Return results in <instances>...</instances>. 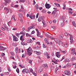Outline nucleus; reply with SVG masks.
<instances>
[{
  "label": "nucleus",
  "mask_w": 76,
  "mask_h": 76,
  "mask_svg": "<svg viewBox=\"0 0 76 76\" xmlns=\"http://www.w3.org/2000/svg\"><path fill=\"white\" fill-rule=\"evenodd\" d=\"M60 20H62L63 22L62 23H61V26H63V25H64V21L65 20V18L63 16H62L59 19Z\"/></svg>",
  "instance_id": "obj_1"
},
{
  "label": "nucleus",
  "mask_w": 76,
  "mask_h": 76,
  "mask_svg": "<svg viewBox=\"0 0 76 76\" xmlns=\"http://www.w3.org/2000/svg\"><path fill=\"white\" fill-rule=\"evenodd\" d=\"M55 41L58 43V44H63V42L61 41H60V40L58 39H55Z\"/></svg>",
  "instance_id": "obj_2"
},
{
  "label": "nucleus",
  "mask_w": 76,
  "mask_h": 76,
  "mask_svg": "<svg viewBox=\"0 0 76 76\" xmlns=\"http://www.w3.org/2000/svg\"><path fill=\"white\" fill-rule=\"evenodd\" d=\"M68 35L69 36H70V42L71 44H74L73 42V37H72V35H70V34H68Z\"/></svg>",
  "instance_id": "obj_3"
},
{
  "label": "nucleus",
  "mask_w": 76,
  "mask_h": 76,
  "mask_svg": "<svg viewBox=\"0 0 76 76\" xmlns=\"http://www.w3.org/2000/svg\"><path fill=\"white\" fill-rule=\"evenodd\" d=\"M64 73L65 75L68 76H70L71 74L70 72L68 71L67 70H66L64 71Z\"/></svg>",
  "instance_id": "obj_4"
},
{
  "label": "nucleus",
  "mask_w": 76,
  "mask_h": 76,
  "mask_svg": "<svg viewBox=\"0 0 76 76\" xmlns=\"http://www.w3.org/2000/svg\"><path fill=\"white\" fill-rule=\"evenodd\" d=\"M22 72L23 74H25V73H29V70L28 69H24L22 71Z\"/></svg>",
  "instance_id": "obj_5"
},
{
  "label": "nucleus",
  "mask_w": 76,
  "mask_h": 76,
  "mask_svg": "<svg viewBox=\"0 0 76 76\" xmlns=\"http://www.w3.org/2000/svg\"><path fill=\"white\" fill-rule=\"evenodd\" d=\"M42 70H43V68H42V67H39V68L38 69V73H41L42 72Z\"/></svg>",
  "instance_id": "obj_6"
},
{
  "label": "nucleus",
  "mask_w": 76,
  "mask_h": 76,
  "mask_svg": "<svg viewBox=\"0 0 76 76\" xmlns=\"http://www.w3.org/2000/svg\"><path fill=\"white\" fill-rule=\"evenodd\" d=\"M71 52L72 53V54L74 55L75 54L76 55V53H75V49L74 48H72V49L71 50Z\"/></svg>",
  "instance_id": "obj_7"
},
{
  "label": "nucleus",
  "mask_w": 76,
  "mask_h": 76,
  "mask_svg": "<svg viewBox=\"0 0 76 76\" xmlns=\"http://www.w3.org/2000/svg\"><path fill=\"white\" fill-rule=\"evenodd\" d=\"M43 19H44V17L42 16L40 17V18H39L38 20L39 22H41V21H42Z\"/></svg>",
  "instance_id": "obj_8"
},
{
  "label": "nucleus",
  "mask_w": 76,
  "mask_h": 76,
  "mask_svg": "<svg viewBox=\"0 0 76 76\" xmlns=\"http://www.w3.org/2000/svg\"><path fill=\"white\" fill-rule=\"evenodd\" d=\"M45 6L46 9H50L51 7L50 5L49 4H46Z\"/></svg>",
  "instance_id": "obj_9"
},
{
  "label": "nucleus",
  "mask_w": 76,
  "mask_h": 76,
  "mask_svg": "<svg viewBox=\"0 0 76 76\" xmlns=\"http://www.w3.org/2000/svg\"><path fill=\"white\" fill-rule=\"evenodd\" d=\"M3 26L5 28L6 30L7 31H9V28H8V27H7V26H6V25L5 24H4Z\"/></svg>",
  "instance_id": "obj_10"
},
{
  "label": "nucleus",
  "mask_w": 76,
  "mask_h": 76,
  "mask_svg": "<svg viewBox=\"0 0 76 76\" xmlns=\"http://www.w3.org/2000/svg\"><path fill=\"white\" fill-rule=\"evenodd\" d=\"M13 40H15V41H18V38L17 37H16L13 36Z\"/></svg>",
  "instance_id": "obj_11"
},
{
  "label": "nucleus",
  "mask_w": 76,
  "mask_h": 76,
  "mask_svg": "<svg viewBox=\"0 0 76 76\" xmlns=\"http://www.w3.org/2000/svg\"><path fill=\"white\" fill-rule=\"evenodd\" d=\"M33 51L32 49V48L31 47H29L28 49H27V52H32Z\"/></svg>",
  "instance_id": "obj_12"
},
{
  "label": "nucleus",
  "mask_w": 76,
  "mask_h": 76,
  "mask_svg": "<svg viewBox=\"0 0 76 76\" xmlns=\"http://www.w3.org/2000/svg\"><path fill=\"white\" fill-rule=\"evenodd\" d=\"M4 10H5V11H6V12H7V13H9V9H8V8H7L6 7H5L4 8Z\"/></svg>",
  "instance_id": "obj_13"
},
{
  "label": "nucleus",
  "mask_w": 76,
  "mask_h": 76,
  "mask_svg": "<svg viewBox=\"0 0 76 76\" xmlns=\"http://www.w3.org/2000/svg\"><path fill=\"white\" fill-rule=\"evenodd\" d=\"M29 17L31 19H35V15L31 16L30 15L29 16Z\"/></svg>",
  "instance_id": "obj_14"
},
{
  "label": "nucleus",
  "mask_w": 76,
  "mask_h": 76,
  "mask_svg": "<svg viewBox=\"0 0 76 76\" xmlns=\"http://www.w3.org/2000/svg\"><path fill=\"white\" fill-rule=\"evenodd\" d=\"M59 38L60 39L63 40V35L62 34H61L59 35Z\"/></svg>",
  "instance_id": "obj_15"
},
{
  "label": "nucleus",
  "mask_w": 76,
  "mask_h": 76,
  "mask_svg": "<svg viewBox=\"0 0 76 76\" xmlns=\"http://www.w3.org/2000/svg\"><path fill=\"white\" fill-rule=\"evenodd\" d=\"M36 31L37 32V37H39V32L37 28L36 29Z\"/></svg>",
  "instance_id": "obj_16"
},
{
  "label": "nucleus",
  "mask_w": 76,
  "mask_h": 76,
  "mask_svg": "<svg viewBox=\"0 0 76 76\" xmlns=\"http://www.w3.org/2000/svg\"><path fill=\"white\" fill-rule=\"evenodd\" d=\"M33 41L32 39H28L27 40V42L28 43H32V42Z\"/></svg>",
  "instance_id": "obj_17"
},
{
  "label": "nucleus",
  "mask_w": 76,
  "mask_h": 76,
  "mask_svg": "<svg viewBox=\"0 0 76 76\" xmlns=\"http://www.w3.org/2000/svg\"><path fill=\"white\" fill-rule=\"evenodd\" d=\"M68 45H68V43H65V44L63 45V46L64 47H67Z\"/></svg>",
  "instance_id": "obj_18"
},
{
  "label": "nucleus",
  "mask_w": 76,
  "mask_h": 76,
  "mask_svg": "<svg viewBox=\"0 0 76 76\" xmlns=\"http://www.w3.org/2000/svg\"><path fill=\"white\" fill-rule=\"evenodd\" d=\"M64 62H65V63L66 62H68V63H69V62H70V61H69V59L66 58L65 59Z\"/></svg>",
  "instance_id": "obj_19"
},
{
  "label": "nucleus",
  "mask_w": 76,
  "mask_h": 76,
  "mask_svg": "<svg viewBox=\"0 0 76 76\" xmlns=\"http://www.w3.org/2000/svg\"><path fill=\"white\" fill-rule=\"evenodd\" d=\"M20 40L22 41H23L24 40H25L24 39V37H23V35H21L20 37Z\"/></svg>",
  "instance_id": "obj_20"
},
{
  "label": "nucleus",
  "mask_w": 76,
  "mask_h": 76,
  "mask_svg": "<svg viewBox=\"0 0 76 76\" xmlns=\"http://www.w3.org/2000/svg\"><path fill=\"white\" fill-rule=\"evenodd\" d=\"M18 15L20 18H22L23 17V14L20 13H18Z\"/></svg>",
  "instance_id": "obj_21"
},
{
  "label": "nucleus",
  "mask_w": 76,
  "mask_h": 76,
  "mask_svg": "<svg viewBox=\"0 0 76 76\" xmlns=\"http://www.w3.org/2000/svg\"><path fill=\"white\" fill-rule=\"evenodd\" d=\"M47 65V64H44L43 67L45 69H47V68L48 67Z\"/></svg>",
  "instance_id": "obj_22"
},
{
  "label": "nucleus",
  "mask_w": 76,
  "mask_h": 76,
  "mask_svg": "<svg viewBox=\"0 0 76 76\" xmlns=\"http://www.w3.org/2000/svg\"><path fill=\"white\" fill-rule=\"evenodd\" d=\"M8 25L9 26H11V25H12V23L11 22V21H10L8 23Z\"/></svg>",
  "instance_id": "obj_23"
},
{
  "label": "nucleus",
  "mask_w": 76,
  "mask_h": 76,
  "mask_svg": "<svg viewBox=\"0 0 76 76\" xmlns=\"http://www.w3.org/2000/svg\"><path fill=\"white\" fill-rule=\"evenodd\" d=\"M7 3V4L8 3V4H10V2H11L10 1H7V0H4Z\"/></svg>",
  "instance_id": "obj_24"
},
{
  "label": "nucleus",
  "mask_w": 76,
  "mask_h": 76,
  "mask_svg": "<svg viewBox=\"0 0 76 76\" xmlns=\"http://www.w3.org/2000/svg\"><path fill=\"white\" fill-rule=\"evenodd\" d=\"M15 51L16 53H18V48H15Z\"/></svg>",
  "instance_id": "obj_25"
},
{
  "label": "nucleus",
  "mask_w": 76,
  "mask_h": 76,
  "mask_svg": "<svg viewBox=\"0 0 76 76\" xmlns=\"http://www.w3.org/2000/svg\"><path fill=\"white\" fill-rule=\"evenodd\" d=\"M18 1L19 3H21L22 2L24 3L25 2V0H18Z\"/></svg>",
  "instance_id": "obj_26"
},
{
  "label": "nucleus",
  "mask_w": 76,
  "mask_h": 76,
  "mask_svg": "<svg viewBox=\"0 0 76 76\" xmlns=\"http://www.w3.org/2000/svg\"><path fill=\"white\" fill-rule=\"evenodd\" d=\"M34 27H29L28 28V31H30V29H32V28H33Z\"/></svg>",
  "instance_id": "obj_27"
},
{
  "label": "nucleus",
  "mask_w": 76,
  "mask_h": 76,
  "mask_svg": "<svg viewBox=\"0 0 76 76\" xmlns=\"http://www.w3.org/2000/svg\"><path fill=\"white\" fill-rule=\"evenodd\" d=\"M76 59V58H75V57L73 56L72 57L71 59V61H74V60H75Z\"/></svg>",
  "instance_id": "obj_28"
},
{
  "label": "nucleus",
  "mask_w": 76,
  "mask_h": 76,
  "mask_svg": "<svg viewBox=\"0 0 76 76\" xmlns=\"http://www.w3.org/2000/svg\"><path fill=\"white\" fill-rule=\"evenodd\" d=\"M55 4L56 6L57 7H60V4H57V3H55Z\"/></svg>",
  "instance_id": "obj_29"
},
{
  "label": "nucleus",
  "mask_w": 76,
  "mask_h": 76,
  "mask_svg": "<svg viewBox=\"0 0 76 76\" xmlns=\"http://www.w3.org/2000/svg\"><path fill=\"white\" fill-rule=\"evenodd\" d=\"M11 7H15V4L13 3H12L11 4Z\"/></svg>",
  "instance_id": "obj_30"
},
{
  "label": "nucleus",
  "mask_w": 76,
  "mask_h": 76,
  "mask_svg": "<svg viewBox=\"0 0 76 76\" xmlns=\"http://www.w3.org/2000/svg\"><path fill=\"white\" fill-rule=\"evenodd\" d=\"M35 7L36 8V9H38L39 8L38 7V4H36L35 5Z\"/></svg>",
  "instance_id": "obj_31"
},
{
  "label": "nucleus",
  "mask_w": 76,
  "mask_h": 76,
  "mask_svg": "<svg viewBox=\"0 0 76 76\" xmlns=\"http://www.w3.org/2000/svg\"><path fill=\"white\" fill-rule=\"evenodd\" d=\"M26 37H31V35H30V34H29L28 33H26Z\"/></svg>",
  "instance_id": "obj_32"
},
{
  "label": "nucleus",
  "mask_w": 76,
  "mask_h": 76,
  "mask_svg": "<svg viewBox=\"0 0 76 76\" xmlns=\"http://www.w3.org/2000/svg\"><path fill=\"white\" fill-rule=\"evenodd\" d=\"M56 57H58V58H60V55H59L58 54H56Z\"/></svg>",
  "instance_id": "obj_33"
},
{
  "label": "nucleus",
  "mask_w": 76,
  "mask_h": 76,
  "mask_svg": "<svg viewBox=\"0 0 76 76\" xmlns=\"http://www.w3.org/2000/svg\"><path fill=\"white\" fill-rule=\"evenodd\" d=\"M53 9H54V10L53 11L55 12H57V11H58L57 8H54Z\"/></svg>",
  "instance_id": "obj_34"
},
{
  "label": "nucleus",
  "mask_w": 76,
  "mask_h": 76,
  "mask_svg": "<svg viewBox=\"0 0 76 76\" xmlns=\"http://www.w3.org/2000/svg\"><path fill=\"white\" fill-rule=\"evenodd\" d=\"M61 52L63 53L64 54H66V51H63V50H61Z\"/></svg>",
  "instance_id": "obj_35"
},
{
  "label": "nucleus",
  "mask_w": 76,
  "mask_h": 76,
  "mask_svg": "<svg viewBox=\"0 0 76 76\" xmlns=\"http://www.w3.org/2000/svg\"><path fill=\"white\" fill-rule=\"evenodd\" d=\"M6 48H4V47H3V48L2 49L1 51H4V50H6Z\"/></svg>",
  "instance_id": "obj_36"
},
{
  "label": "nucleus",
  "mask_w": 76,
  "mask_h": 76,
  "mask_svg": "<svg viewBox=\"0 0 76 76\" xmlns=\"http://www.w3.org/2000/svg\"><path fill=\"white\" fill-rule=\"evenodd\" d=\"M16 71L18 73H19V68H17L16 70Z\"/></svg>",
  "instance_id": "obj_37"
},
{
  "label": "nucleus",
  "mask_w": 76,
  "mask_h": 76,
  "mask_svg": "<svg viewBox=\"0 0 76 76\" xmlns=\"http://www.w3.org/2000/svg\"><path fill=\"white\" fill-rule=\"evenodd\" d=\"M44 55L45 56H47L48 55V53L47 52H45L44 53Z\"/></svg>",
  "instance_id": "obj_38"
},
{
  "label": "nucleus",
  "mask_w": 76,
  "mask_h": 76,
  "mask_svg": "<svg viewBox=\"0 0 76 76\" xmlns=\"http://www.w3.org/2000/svg\"><path fill=\"white\" fill-rule=\"evenodd\" d=\"M64 35L67 37V36H68V35H69V34H68L67 33H65L64 34Z\"/></svg>",
  "instance_id": "obj_39"
},
{
  "label": "nucleus",
  "mask_w": 76,
  "mask_h": 76,
  "mask_svg": "<svg viewBox=\"0 0 76 76\" xmlns=\"http://www.w3.org/2000/svg\"><path fill=\"white\" fill-rule=\"evenodd\" d=\"M28 54L29 55V56H31V54H32V52H28Z\"/></svg>",
  "instance_id": "obj_40"
},
{
  "label": "nucleus",
  "mask_w": 76,
  "mask_h": 76,
  "mask_svg": "<svg viewBox=\"0 0 76 76\" xmlns=\"http://www.w3.org/2000/svg\"><path fill=\"white\" fill-rule=\"evenodd\" d=\"M56 12L53 11L52 13V15H55V14H56Z\"/></svg>",
  "instance_id": "obj_41"
},
{
  "label": "nucleus",
  "mask_w": 76,
  "mask_h": 76,
  "mask_svg": "<svg viewBox=\"0 0 76 76\" xmlns=\"http://www.w3.org/2000/svg\"><path fill=\"white\" fill-rule=\"evenodd\" d=\"M67 66L69 67H71V64L69 63L67 64Z\"/></svg>",
  "instance_id": "obj_42"
},
{
  "label": "nucleus",
  "mask_w": 76,
  "mask_h": 76,
  "mask_svg": "<svg viewBox=\"0 0 76 76\" xmlns=\"http://www.w3.org/2000/svg\"><path fill=\"white\" fill-rule=\"evenodd\" d=\"M45 36H46L47 37H48L49 38V37H50V36H49L48 34L47 33L45 34Z\"/></svg>",
  "instance_id": "obj_43"
},
{
  "label": "nucleus",
  "mask_w": 76,
  "mask_h": 76,
  "mask_svg": "<svg viewBox=\"0 0 76 76\" xmlns=\"http://www.w3.org/2000/svg\"><path fill=\"white\" fill-rule=\"evenodd\" d=\"M21 45H25V43L23 42H22L21 43Z\"/></svg>",
  "instance_id": "obj_44"
},
{
  "label": "nucleus",
  "mask_w": 76,
  "mask_h": 76,
  "mask_svg": "<svg viewBox=\"0 0 76 76\" xmlns=\"http://www.w3.org/2000/svg\"><path fill=\"white\" fill-rule=\"evenodd\" d=\"M4 55H5V54L4 53H2V54H1V57H4Z\"/></svg>",
  "instance_id": "obj_45"
},
{
  "label": "nucleus",
  "mask_w": 76,
  "mask_h": 76,
  "mask_svg": "<svg viewBox=\"0 0 76 76\" xmlns=\"http://www.w3.org/2000/svg\"><path fill=\"white\" fill-rule=\"evenodd\" d=\"M57 14H54L53 15V18H56V17H57Z\"/></svg>",
  "instance_id": "obj_46"
},
{
  "label": "nucleus",
  "mask_w": 76,
  "mask_h": 76,
  "mask_svg": "<svg viewBox=\"0 0 76 76\" xmlns=\"http://www.w3.org/2000/svg\"><path fill=\"white\" fill-rule=\"evenodd\" d=\"M49 38H50V39H54V38H53V37L50 36L49 37Z\"/></svg>",
  "instance_id": "obj_47"
},
{
  "label": "nucleus",
  "mask_w": 76,
  "mask_h": 76,
  "mask_svg": "<svg viewBox=\"0 0 76 76\" xmlns=\"http://www.w3.org/2000/svg\"><path fill=\"white\" fill-rule=\"evenodd\" d=\"M40 54L41 52H37V55H39Z\"/></svg>",
  "instance_id": "obj_48"
},
{
  "label": "nucleus",
  "mask_w": 76,
  "mask_h": 76,
  "mask_svg": "<svg viewBox=\"0 0 76 76\" xmlns=\"http://www.w3.org/2000/svg\"><path fill=\"white\" fill-rule=\"evenodd\" d=\"M43 48H46L47 47L45 46V45L44 44H43Z\"/></svg>",
  "instance_id": "obj_49"
},
{
  "label": "nucleus",
  "mask_w": 76,
  "mask_h": 76,
  "mask_svg": "<svg viewBox=\"0 0 76 76\" xmlns=\"http://www.w3.org/2000/svg\"><path fill=\"white\" fill-rule=\"evenodd\" d=\"M32 60H29V63H30V64L32 65Z\"/></svg>",
  "instance_id": "obj_50"
},
{
  "label": "nucleus",
  "mask_w": 76,
  "mask_h": 76,
  "mask_svg": "<svg viewBox=\"0 0 76 76\" xmlns=\"http://www.w3.org/2000/svg\"><path fill=\"white\" fill-rule=\"evenodd\" d=\"M56 22H57V20H54L53 21V23H56Z\"/></svg>",
  "instance_id": "obj_51"
},
{
  "label": "nucleus",
  "mask_w": 76,
  "mask_h": 76,
  "mask_svg": "<svg viewBox=\"0 0 76 76\" xmlns=\"http://www.w3.org/2000/svg\"><path fill=\"white\" fill-rule=\"evenodd\" d=\"M32 74H33V75H34V76H37V74H36V73L34 72H32Z\"/></svg>",
  "instance_id": "obj_52"
},
{
  "label": "nucleus",
  "mask_w": 76,
  "mask_h": 76,
  "mask_svg": "<svg viewBox=\"0 0 76 76\" xmlns=\"http://www.w3.org/2000/svg\"><path fill=\"white\" fill-rule=\"evenodd\" d=\"M30 70L31 72H33V69L31 68H30Z\"/></svg>",
  "instance_id": "obj_53"
},
{
  "label": "nucleus",
  "mask_w": 76,
  "mask_h": 76,
  "mask_svg": "<svg viewBox=\"0 0 76 76\" xmlns=\"http://www.w3.org/2000/svg\"><path fill=\"white\" fill-rule=\"evenodd\" d=\"M2 48H3V47L1 46H0V51H1Z\"/></svg>",
  "instance_id": "obj_54"
},
{
  "label": "nucleus",
  "mask_w": 76,
  "mask_h": 76,
  "mask_svg": "<svg viewBox=\"0 0 76 76\" xmlns=\"http://www.w3.org/2000/svg\"><path fill=\"white\" fill-rule=\"evenodd\" d=\"M5 73L6 74V75H9V72H5Z\"/></svg>",
  "instance_id": "obj_55"
},
{
  "label": "nucleus",
  "mask_w": 76,
  "mask_h": 76,
  "mask_svg": "<svg viewBox=\"0 0 76 76\" xmlns=\"http://www.w3.org/2000/svg\"><path fill=\"white\" fill-rule=\"evenodd\" d=\"M21 10H23L24 9H23V7H22V5H21Z\"/></svg>",
  "instance_id": "obj_56"
},
{
  "label": "nucleus",
  "mask_w": 76,
  "mask_h": 76,
  "mask_svg": "<svg viewBox=\"0 0 76 76\" xmlns=\"http://www.w3.org/2000/svg\"><path fill=\"white\" fill-rule=\"evenodd\" d=\"M10 54H11V55H12V56H14V53H13V52H11Z\"/></svg>",
  "instance_id": "obj_57"
},
{
  "label": "nucleus",
  "mask_w": 76,
  "mask_h": 76,
  "mask_svg": "<svg viewBox=\"0 0 76 76\" xmlns=\"http://www.w3.org/2000/svg\"><path fill=\"white\" fill-rule=\"evenodd\" d=\"M35 34V31H33L31 32V34Z\"/></svg>",
  "instance_id": "obj_58"
},
{
  "label": "nucleus",
  "mask_w": 76,
  "mask_h": 76,
  "mask_svg": "<svg viewBox=\"0 0 76 76\" xmlns=\"http://www.w3.org/2000/svg\"><path fill=\"white\" fill-rule=\"evenodd\" d=\"M39 15V13H38L36 15V18H38V16Z\"/></svg>",
  "instance_id": "obj_59"
},
{
  "label": "nucleus",
  "mask_w": 76,
  "mask_h": 76,
  "mask_svg": "<svg viewBox=\"0 0 76 76\" xmlns=\"http://www.w3.org/2000/svg\"><path fill=\"white\" fill-rule=\"evenodd\" d=\"M72 25H74L75 24V22L74 21H73L72 22Z\"/></svg>",
  "instance_id": "obj_60"
},
{
  "label": "nucleus",
  "mask_w": 76,
  "mask_h": 76,
  "mask_svg": "<svg viewBox=\"0 0 76 76\" xmlns=\"http://www.w3.org/2000/svg\"><path fill=\"white\" fill-rule=\"evenodd\" d=\"M4 5H5V6H7V4L6 2H4Z\"/></svg>",
  "instance_id": "obj_61"
},
{
  "label": "nucleus",
  "mask_w": 76,
  "mask_h": 76,
  "mask_svg": "<svg viewBox=\"0 0 76 76\" xmlns=\"http://www.w3.org/2000/svg\"><path fill=\"white\" fill-rule=\"evenodd\" d=\"M69 14H70V15H72V13H73L71 11H69Z\"/></svg>",
  "instance_id": "obj_62"
},
{
  "label": "nucleus",
  "mask_w": 76,
  "mask_h": 76,
  "mask_svg": "<svg viewBox=\"0 0 76 76\" xmlns=\"http://www.w3.org/2000/svg\"><path fill=\"white\" fill-rule=\"evenodd\" d=\"M42 23L43 24H45V21H44V20H42Z\"/></svg>",
  "instance_id": "obj_63"
},
{
  "label": "nucleus",
  "mask_w": 76,
  "mask_h": 76,
  "mask_svg": "<svg viewBox=\"0 0 76 76\" xmlns=\"http://www.w3.org/2000/svg\"><path fill=\"white\" fill-rule=\"evenodd\" d=\"M43 76H48V75H47V74L46 73V74H44Z\"/></svg>",
  "instance_id": "obj_64"
}]
</instances>
